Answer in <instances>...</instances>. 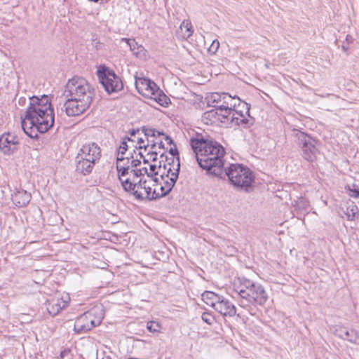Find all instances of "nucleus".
<instances>
[{
	"instance_id": "f257e3e1",
	"label": "nucleus",
	"mask_w": 359,
	"mask_h": 359,
	"mask_svg": "<svg viewBox=\"0 0 359 359\" xmlns=\"http://www.w3.org/2000/svg\"><path fill=\"white\" fill-rule=\"evenodd\" d=\"M190 144L198 165L206 170L207 174L220 179L227 177L230 183L238 189L248 191L252 187L255 176L247 166L235 163L224 168L226 151L221 144L212 138L198 135L191 139Z\"/></svg>"
},
{
	"instance_id": "f03ea898",
	"label": "nucleus",
	"mask_w": 359,
	"mask_h": 359,
	"mask_svg": "<svg viewBox=\"0 0 359 359\" xmlns=\"http://www.w3.org/2000/svg\"><path fill=\"white\" fill-rule=\"evenodd\" d=\"M29 104L21 126L24 133L32 139H37L39 133H45L54 124L55 116L50 99L43 95L40 98L36 96L29 97Z\"/></svg>"
},
{
	"instance_id": "7ed1b4c3",
	"label": "nucleus",
	"mask_w": 359,
	"mask_h": 359,
	"mask_svg": "<svg viewBox=\"0 0 359 359\" xmlns=\"http://www.w3.org/2000/svg\"><path fill=\"white\" fill-rule=\"evenodd\" d=\"M63 96L93 102L95 96V89L85 78L74 76L69 79L65 86Z\"/></svg>"
},
{
	"instance_id": "20e7f679",
	"label": "nucleus",
	"mask_w": 359,
	"mask_h": 359,
	"mask_svg": "<svg viewBox=\"0 0 359 359\" xmlns=\"http://www.w3.org/2000/svg\"><path fill=\"white\" fill-rule=\"evenodd\" d=\"M123 189L126 192L131 193L139 201L144 200L154 201L159 199L158 192L151 189L147 185V180L140 178L138 181L128 177L123 182Z\"/></svg>"
},
{
	"instance_id": "39448f33",
	"label": "nucleus",
	"mask_w": 359,
	"mask_h": 359,
	"mask_svg": "<svg viewBox=\"0 0 359 359\" xmlns=\"http://www.w3.org/2000/svg\"><path fill=\"white\" fill-rule=\"evenodd\" d=\"M104 318V310L95 307L77 317L74 325L76 334H84L98 326Z\"/></svg>"
},
{
	"instance_id": "423d86ee",
	"label": "nucleus",
	"mask_w": 359,
	"mask_h": 359,
	"mask_svg": "<svg viewBox=\"0 0 359 359\" xmlns=\"http://www.w3.org/2000/svg\"><path fill=\"white\" fill-rule=\"evenodd\" d=\"M297 145L301 148L302 157L309 162L316 161L318 149L316 147L317 141L310 135L298 129L292 130Z\"/></svg>"
},
{
	"instance_id": "0eeeda50",
	"label": "nucleus",
	"mask_w": 359,
	"mask_h": 359,
	"mask_svg": "<svg viewBox=\"0 0 359 359\" xmlns=\"http://www.w3.org/2000/svg\"><path fill=\"white\" fill-rule=\"evenodd\" d=\"M97 76L100 83L108 94L121 91L123 88L121 78L116 74L114 71L105 66L97 69Z\"/></svg>"
},
{
	"instance_id": "6e6552de",
	"label": "nucleus",
	"mask_w": 359,
	"mask_h": 359,
	"mask_svg": "<svg viewBox=\"0 0 359 359\" xmlns=\"http://www.w3.org/2000/svg\"><path fill=\"white\" fill-rule=\"evenodd\" d=\"M238 283H234L233 290L240 297L238 300L239 305L241 307L247 308L249 301L253 292L256 290L258 283H254L250 279L241 278L238 279Z\"/></svg>"
},
{
	"instance_id": "1a4fd4ad",
	"label": "nucleus",
	"mask_w": 359,
	"mask_h": 359,
	"mask_svg": "<svg viewBox=\"0 0 359 359\" xmlns=\"http://www.w3.org/2000/svg\"><path fill=\"white\" fill-rule=\"evenodd\" d=\"M67 100L63 104L62 110H65L68 116H76L83 114L92 104L90 101L81 99L65 97Z\"/></svg>"
},
{
	"instance_id": "9d476101",
	"label": "nucleus",
	"mask_w": 359,
	"mask_h": 359,
	"mask_svg": "<svg viewBox=\"0 0 359 359\" xmlns=\"http://www.w3.org/2000/svg\"><path fill=\"white\" fill-rule=\"evenodd\" d=\"M76 156L89 159L97 163L101 158V149L95 142L86 143L79 149Z\"/></svg>"
},
{
	"instance_id": "9b49d317",
	"label": "nucleus",
	"mask_w": 359,
	"mask_h": 359,
	"mask_svg": "<svg viewBox=\"0 0 359 359\" xmlns=\"http://www.w3.org/2000/svg\"><path fill=\"white\" fill-rule=\"evenodd\" d=\"M18 144V137L11 133H4L0 137V150L5 154L13 153Z\"/></svg>"
},
{
	"instance_id": "f8f14e48",
	"label": "nucleus",
	"mask_w": 359,
	"mask_h": 359,
	"mask_svg": "<svg viewBox=\"0 0 359 359\" xmlns=\"http://www.w3.org/2000/svg\"><path fill=\"white\" fill-rule=\"evenodd\" d=\"M180 170V164L178 162L177 165H176L175 172L171 173L170 179L165 178L164 180H161L163 183L161 184V193H158L159 198L165 197L170 193L179 177Z\"/></svg>"
},
{
	"instance_id": "ddd939ff",
	"label": "nucleus",
	"mask_w": 359,
	"mask_h": 359,
	"mask_svg": "<svg viewBox=\"0 0 359 359\" xmlns=\"http://www.w3.org/2000/svg\"><path fill=\"white\" fill-rule=\"evenodd\" d=\"M135 85L138 93L144 97L151 94L154 89H157V84L148 78L135 76Z\"/></svg>"
},
{
	"instance_id": "4468645a",
	"label": "nucleus",
	"mask_w": 359,
	"mask_h": 359,
	"mask_svg": "<svg viewBox=\"0 0 359 359\" xmlns=\"http://www.w3.org/2000/svg\"><path fill=\"white\" fill-rule=\"evenodd\" d=\"M243 108L245 109V114L248 117L246 118L243 111L239 110L238 114H236L234 124L242 126L243 128H249L255 123V118L250 115V105L249 104L243 102Z\"/></svg>"
},
{
	"instance_id": "2eb2a0df",
	"label": "nucleus",
	"mask_w": 359,
	"mask_h": 359,
	"mask_svg": "<svg viewBox=\"0 0 359 359\" xmlns=\"http://www.w3.org/2000/svg\"><path fill=\"white\" fill-rule=\"evenodd\" d=\"M74 163L75 171L84 176L90 174L96 164L89 159L79 157L77 156H76L74 158Z\"/></svg>"
},
{
	"instance_id": "dca6fc26",
	"label": "nucleus",
	"mask_w": 359,
	"mask_h": 359,
	"mask_svg": "<svg viewBox=\"0 0 359 359\" xmlns=\"http://www.w3.org/2000/svg\"><path fill=\"white\" fill-rule=\"evenodd\" d=\"M215 310L224 316L233 317L236 314V306L224 297L215 305Z\"/></svg>"
},
{
	"instance_id": "f3484780",
	"label": "nucleus",
	"mask_w": 359,
	"mask_h": 359,
	"mask_svg": "<svg viewBox=\"0 0 359 359\" xmlns=\"http://www.w3.org/2000/svg\"><path fill=\"white\" fill-rule=\"evenodd\" d=\"M268 294L264 287L260 284L256 287V290L253 292V294L251 295L249 301L248 302V307L250 305L253 306H263L268 300Z\"/></svg>"
},
{
	"instance_id": "a211bd4d",
	"label": "nucleus",
	"mask_w": 359,
	"mask_h": 359,
	"mask_svg": "<svg viewBox=\"0 0 359 359\" xmlns=\"http://www.w3.org/2000/svg\"><path fill=\"white\" fill-rule=\"evenodd\" d=\"M219 109V121L222 123H234L236 115L238 114V110H230L227 106L219 104L217 107Z\"/></svg>"
},
{
	"instance_id": "6ab92c4d",
	"label": "nucleus",
	"mask_w": 359,
	"mask_h": 359,
	"mask_svg": "<svg viewBox=\"0 0 359 359\" xmlns=\"http://www.w3.org/2000/svg\"><path fill=\"white\" fill-rule=\"evenodd\" d=\"M31 194L24 189H18L11 195L13 203L18 207H25L31 201Z\"/></svg>"
},
{
	"instance_id": "aec40b11",
	"label": "nucleus",
	"mask_w": 359,
	"mask_h": 359,
	"mask_svg": "<svg viewBox=\"0 0 359 359\" xmlns=\"http://www.w3.org/2000/svg\"><path fill=\"white\" fill-rule=\"evenodd\" d=\"M145 97L154 100L159 105L164 107H168L171 102L170 99L159 88L158 86L157 89H154L151 94L149 93V95Z\"/></svg>"
},
{
	"instance_id": "412c9836",
	"label": "nucleus",
	"mask_w": 359,
	"mask_h": 359,
	"mask_svg": "<svg viewBox=\"0 0 359 359\" xmlns=\"http://www.w3.org/2000/svg\"><path fill=\"white\" fill-rule=\"evenodd\" d=\"M65 302L60 299L48 300L46 304V309L50 315L55 316L65 307Z\"/></svg>"
},
{
	"instance_id": "4be33fe9",
	"label": "nucleus",
	"mask_w": 359,
	"mask_h": 359,
	"mask_svg": "<svg viewBox=\"0 0 359 359\" xmlns=\"http://www.w3.org/2000/svg\"><path fill=\"white\" fill-rule=\"evenodd\" d=\"M218 105H214V109L204 112L202 115L203 121L208 125H212L219 121V109H217Z\"/></svg>"
},
{
	"instance_id": "5701e85b",
	"label": "nucleus",
	"mask_w": 359,
	"mask_h": 359,
	"mask_svg": "<svg viewBox=\"0 0 359 359\" xmlns=\"http://www.w3.org/2000/svg\"><path fill=\"white\" fill-rule=\"evenodd\" d=\"M202 299L207 304L215 309V305L219 303L222 296H219L211 291H205L202 294Z\"/></svg>"
},
{
	"instance_id": "b1692460",
	"label": "nucleus",
	"mask_w": 359,
	"mask_h": 359,
	"mask_svg": "<svg viewBox=\"0 0 359 359\" xmlns=\"http://www.w3.org/2000/svg\"><path fill=\"white\" fill-rule=\"evenodd\" d=\"M243 102L240 98L236 97H231V95L225 93L223 96V103L224 106H227L230 110H236L235 108L237 106L243 105Z\"/></svg>"
},
{
	"instance_id": "393cba45",
	"label": "nucleus",
	"mask_w": 359,
	"mask_h": 359,
	"mask_svg": "<svg viewBox=\"0 0 359 359\" xmlns=\"http://www.w3.org/2000/svg\"><path fill=\"white\" fill-rule=\"evenodd\" d=\"M121 41L127 43L131 52L136 56H139L141 52L144 50V47L142 45H139L134 39L123 38Z\"/></svg>"
},
{
	"instance_id": "a878e982",
	"label": "nucleus",
	"mask_w": 359,
	"mask_h": 359,
	"mask_svg": "<svg viewBox=\"0 0 359 359\" xmlns=\"http://www.w3.org/2000/svg\"><path fill=\"white\" fill-rule=\"evenodd\" d=\"M180 32H182L183 29H187V34H181L180 32H177V36L182 39H187L193 34L192 25L189 21H183L180 27Z\"/></svg>"
},
{
	"instance_id": "bb28decb",
	"label": "nucleus",
	"mask_w": 359,
	"mask_h": 359,
	"mask_svg": "<svg viewBox=\"0 0 359 359\" xmlns=\"http://www.w3.org/2000/svg\"><path fill=\"white\" fill-rule=\"evenodd\" d=\"M116 168L117 170L118 180L123 186V182L125 181L123 177L126 176L129 173L130 174V165H122L121 163H116Z\"/></svg>"
},
{
	"instance_id": "cd10ccee",
	"label": "nucleus",
	"mask_w": 359,
	"mask_h": 359,
	"mask_svg": "<svg viewBox=\"0 0 359 359\" xmlns=\"http://www.w3.org/2000/svg\"><path fill=\"white\" fill-rule=\"evenodd\" d=\"M345 340H347L352 344L359 345V331H357L355 329L348 330V335H346Z\"/></svg>"
},
{
	"instance_id": "c85d7f7f",
	"label": "nucleus",
	"mask_w": 359,
	"mask_h": 359,
	"mask_svg": "<svg viewBox=\"0 0 359 359\" xmlns=\"http://www.w3.org/2000/svg\"><path fill=\"white\" fill-rule=\"evenodd\" d=\"M133 175V177H130L131 179H135V180L136 181V180L144 175H147V176H150V174L148 172V170L146 167H144L142 168H140V169H131L130 170V175Z\"/></svg>"
},
{
	"instance_id": "c756f323",
	"label": "nucleus",
	"mask_w": 359,
	"mask_h": 359,
	"mask_svg": "<svg viewBox=\"0 0 359 359\" xmlns=\"http://www.w3.org/2000/svg\"><path fill=\"white\" fill-rule=\"evenodd\" d=\"M334 334L340 339H346V335H348V330L341 325L334 327Z\"/></svg>"
},
{
	"instance_id": "7c9ffc66",
	"label": "nucleus",
	"mask_w": 359,
	"mask_h": 359,
	"mask_svg": "<svg viewBox=\"0 0 359 359\" xmlns=\"http://www.w3.org/2000/svg\"><path fill=\"white\" fill-rule=\"evenodd\" d=\"M225 93L219 94L218 93H213L212 95L208 97V105H210V102L212 103H219L221 102H223V96H224Z\"/></svg>"
},
{
	"instance_id": "2f4dec72",
	"label": "nucleus",
	"mask_w": 359,
	"mask_h": 359,
	"mask_svg": "<svg viewBox=\"0 0 359 359\" xmlns=\"http://www.w3.org/2000/svg\"><path fill=\"white\" fill-rule=\"evenodd\" d=\"M348 194L351 197L359 198V184H353L352 185H347L346 187Z\"/></svg>"
},
{
	"instance_id": "473e14b6",
	"label": "nucleus",
	"mask_w": 359,
	"mask_h": 359,
	"mask_svg": "<svg viewBox=\"0 0 359 359\" xmlns=\"http://www.w3.org/2000/svg\"><path fill=\"white\" fill-rule=\"evenodd\" d=\"M147 330L151 333H158L160 332L161 325L156 321H149L147 325Z\"/></svg>"
},
{
	"instance_id": "72a5a7b5",
	"label": "nucleus",
	"mask_w": 359,
	"mask_h": 359,
	"mask_svg": "<svg viewBox=\"0 0 359 359\" xmlns=\"http://www.w3.org/2000/svg\"><path fill=\"white\" fill-rule=\"evenodd\" d=\"M149 170H150V172H149L150 174V176H149V177H153V176L158 175L160 173L161 170H162L161 162H159V165L158 167L156 166V165L151 164L149 166Z\"/></svg>"
},
{
	"instance_id": "f704fd0d",
	"label": "nucleus",
	"mask_w": 359,
	"mask_h": 359,
	"mask_svg": "<svg viewBox=\"0 0 359 359\" xmlns=\"http://www.w3.org/2000/svg\"><path fill=\"white\" fill-rule=\"evenodd\" d=\"M202 320L208 325H212L215 321L214 316L207 312H204L201 316Z\"/></svg>"
},
{
	"instance_id": "c9c22d12",
	"label": "nucleus",
	"mask_w": 359,
	"mask_h": 359,
	"mask_svg": "<svg viewBox=\"0 0 359 359\" xmlns=\"http://www.w3.org/2000/svg\"><path fill=\"white\" fill-rule=\"evenodd\" d=\"M128 149V143L125 140H121V144L118 149V155L123 156Z\"/></svg>"
},
{
	"instance_id": "e433bc0d",
	"label": "nucleus",
	"mask_w": 359,
	"mask_h": 359,
	"mask_svg": "<svg viewBox=\"0 0 359 359\" xmlns=\"http://www.w3.org/2000/svg\"><path fill=\"white\" fill-rule=\"evenodd\" d=\"M173 145V147L170 148L169 154L172 156L175 157L177 163L179 162V163L180 164L179 151L177 150V146L175 144Z\"/></svg>"
},
{
	"instance_id": "4c0bfd02",
	"label": "nucleus",
	"mask_w": 359,
	"mask_h": 359,
	"mask_svg": "<svg viewBox=\"0 0 359 359\" xmlns=\"http://www.w3.org/2000/svg\"><path fill=\"white\" fill-rule=\"evenodd\" d=\"M142 130L147 137L156 136V130H155L154 128H146L145 127H142Z\"/></svg>"
},
{
	"instance_id": "58836bf2",
	"label": "nucleus",
	"mask_w": 359,
	"mask_h": 359,
	"mask_svg": "<svg viewBox=\"0 0 359 359\" xmlns=\"http://www.w3.org/2000/svg\"><path fill=\"white\" fill-rule=\"evenodd\" d=\"M219 47V43L217 40H214L208 48L209 52L215 53Z\"/></svg>"
},
{
	"instance_id": "ea45409f",
	"label": "nucleus",
	"mask_w": 359,
	"mask_h": 359,
	"mask_svg": "<svg viewBox=\"0 0 359 359\" xmlns=\"http://www.w3.org/2000/svg\"><path fill=\"white\" fill-rule=\"evenodd\" d=\"M176 168H171V167L168 168L166 169V173H161V180H164L165 178L170 179L171 173L175 172V169Z\"/></svg>"
},
{
	"instance_id": "a19ab883",
	"label": "nucleus",
	"mask_w": 359,
	"mask_h": 359,
	"mask_svg": "<svg viewBox=\"0 0 359 359\" xmlns=\"http://www.w3.org/2000/svg\"><path fill=\"white\" fill-rule=\"evenodd\" d=\"M130 158H125L122 155H118V151H117V157H116V163H121L122 162L127 161L128 163L130 162Z\"/></svg>"
},
{
	"instance_id": "79ce46f5",
	"label": "nucleus",
	"mask_w": 359,
	"mask_h": 359,
	"mask_svg": "<svg viewBox=\"0 0 359 359\" xmlns=\"http://www.w3.org/2000/svg\"><path fill=\"white\" fill-rule=\"evenodd\" d=\"M130 167L137 168V166H139L141 164V161L139 159H133V160H130Z\"/></svg>"
},
{
	"instance_id": "37998d69",
	"label": "nucleus",
	"mask_w": 359,
	"mask_h": 359,
	"mask_svg": "<svg viewBox=\"0 0 359 359\" xmlns=\"http://www.w3.org/2000/svg\"><path fill=\"white\" fill-rule=\"evenodd\" d=\"M148 155H151L152 161H156L157 160L158 154L156 151H149L148 152Z\"/></svg>"
},
{
	"instance_id": "c03bdc74",
	"label": "nucleus",
	"mask_w": 359,
	"mask_h": 359,
	"mask_svg": "<svg viewBox=\"0 0 359 359\" xmlns=\"http://www.w3.org/2000/svg\"><path fill=\"white\" fill-rule=\"evenodd\" d=\"M175 161H176L175 157L172 156L170 158H168V160L167 161L168 163L166 164L167 167L168 166L170 167L172 164L174 165V163H175Z\"/></svg>"
},
{
	"instance_id": "a18cd8bd",
	"label": "nucleus",
	"mask_w": 359,
	"mask_h": 359,
	"mask_svg": "<svg viewBox=\"0 0 359 359\" xmlns=\"http://www.w3.org/2000/svg\"><path fill=\"white\" fill-rule=\"evenodd\" d=\"M70 351L69 349H65L60 352V358L63 359L66 355H67L69 353Z\"/></svg>"
},
{
	"instance_id": "49530a36",
	"label": "nucleus",
	"mask_w": 359,
	"mask_h": 359,
	"mask_svg": "<svg viewBox=\"0 0 359 359\" xmlns=\"http://www.w3.org/2000/svg\"><path fill=\"white\" fill-rule=\"evenodd\" d=\"M139 132H140V129L137 128V129H132V130H129L128 133L131 137H135L136 135V134H137Z\"/></svg>"
},
{
	"instance_id": "de8ad7c7",
	"label": "nucleus",
	"mask_w": 359,
	"mask_h": 359,
	"mask_svg": "<svg viewBox=\"0 0 359 359\" xmlns=\"http://www.w3.org/2000/svg\"><path fill=\"white\" fill-rule=\"evenodd\" d=\"M165 140L168 144H174L172 139L168 135H165Z\"/></svg>"
},
{
	"instance_id": "09e8293b",
	"label": "nucleus",
	"mask_w": 359,
	"mask_h": 359,
	"mask_svg": "<svg viewBox=\"0 0 359 359\" xmlns=\"http://www.w3.org/2000/svg\"><path fill=\"white\" fill-rule=\"evenodd\" d=\"M138 155L140 156L141 158H142L143 160V163L144 164H147L149 163V161L148 159H147L143 155V154L142 152H139Z\"/></svg>"
},
{
	"instance_id": "8fccbe9b",
	"label": "nucleus",
	"mask_w": 359,
	"mask_h": 359,
	"mask_svg": "<svg viewBox=\"0 0 359 359\" xmlns=\"http://www.w3.org/2000/svg\"><path fill=\"white\" fill-rule=\"evenodd\" d=\"M160 158L161 159L159 162H163V161H168V157L165 154H162L160 155Z\"/></svg>"
},
{
	"instance_id": "3c124183",
	"label": "nucleus",
	"mask_w": 359,
	"mask_h": 359,
	"mask_svg": "<svg viewBox=\"0 0 359 359\" xmlns=\"http://www.w3.org/2000/svg\"><path fill=\"white\" fill-rule=\"evenodd\" d=\"M148 147H149V144L143 145V146L140 144L139 147H136L135 149H143L146 151Z\"/></svg>"
},
{
	"instance_id": "603ef678",
	"label": "nucleus",
	"mask_w": 359,
	"mask_h": 359,
	"mask_svg": "<svg viewBox=\"0 0 359 359\" xmlns=\"http://www.w3.org/2000/svg\"><path fill=\"white\" fill-rule=\"evenodd\" d=\"M122 140H125L126 143L128 142H134V140L132 139L131 136L130 137L126 136L122 139Z\"/></svg>"
},
{
	"instance_id": "864d4df0",
	"label": "nucleus",
	"mask_w": 359,
	"mask_h": 359,
	"mask_svg": "<svg viewBox=\"0 0 359 359\" xmlns=\"http://www.w3.org/2000/svg\"><path fill=\"white\" fill-rule=\"evenodd\" d=\"M162 169L163 170V171L161 170L160 172V175L161 173H166V169H167V165L166 163H164L163 165H162Z\"/></svg>"
},
{
	"instance_id": "5fc2aeb1",
	"label": "nucleus",
	"mask_w": 359,
	"mask_h": 359,
	"mask_svg": "<svg viewBox=\"0 0 359 359\" xmlns=\"http://www.w3.org/2000/svg\"><path fill=\"white\" fill-rule=\"evenodd\" d=\"M144 140L143 138L142 137H138L137 138V143L140 145L142 143H144Z\"/></svg>"
},
{
	"instance_id": "6e6d98bb",
	"label": "nucleus",
	"mask_w": 359,
	"mask_h": 359,
	"mask_svg": "<svg viewBox=\"0 0 359 359\" xmlns=\"http://www.w3.org/2000/svg\"><path fill=\"white\" fill-rule=\"evenodd\" d=\"M158 253L161 255L162 257H157L156 255V257H157L158 259L161 260L162 258H163L165 257L164 253L163 252H158Z\"/></svg>"
},
{
	"instance_id": "4d7b16f0",
	"label": "nucleus",
	"mask_w": 359,
	"mask_h": 359,
	"mask_svg": "<svg viewBox=\"0 0 359 359\" xmlns=\"http://www.w3.org/2000/svg\"><path fill=\"white\" fill-rule=\"evenodd\" d=\"M25 102V98H23V97H20V98L19 99V101H18V102H19V104H22V103H23V102Z\"/></svg>"
},
{
	"instance_id": "13d9d810",
	"label": "nucleus",
	"mask_w": 359,
	"mask_h": 359,
	"mask_svg": "<svg viewBox=\"0 0 359 359\" xmlns=\"http://www.w3.org/2000/svg\"><path fill=\"white\" fill-rule=\"evenodd\" d=\"M152 180H154V182H156V184L159 183V178L156 177H151Z\"/></svg>"
},
{
	"instance_id": "bf43d9fd",
	"label": "nucleus",
	"mask_w": 359,
	"mask_h": 359,
	"mask_svg": "<svg viewBox=\"0 0 359 359\" xmlns=\"http://www.w3.org/2000/svg\"><path fill=\"white\" fill-rule=\"evenodd\" d=\"M156 136L165 135L163 132H160V131H158V130H156Z\"/></svg>"
},
{
	"instance_id": "052dcab7",
	"label": "nucleus",
	"mask_w": 359,
	"mask_h": 359,
	"mask_svg": "<svg viewBox=\"0 0 359 359\" xmlns=\"http://www.w3.org/2000/svg\"><path fill=\"white\" fill-rule=\"evenodd\" d=\"M354 217H355L354 212H353L352 216H351L350 215H348V217L349 219H353Z\"/></svg>"
},
{
	"instance_id": "680f3d73",
	"label": "nucleus",
	"mask_w": 359,
	"mask_h": 359,
	"mask_svg": "<svg viewBox=\"0 0 359 359\" xmlns=\"http://www.w3.org/2000/svg\"><path fill=\"white\" fill-rule=\"evenodd\" d=\"M158 147H159V148L164 149V144H163V142H161L158 144Z\"/></svg>"
},
{
	"instance_id": "e2e57ef3",
	"label": "nucleus",
	"mask_w": 359,
	"mask_h": 359,
	"mask_svg": "<svg viewBox=\"0 0 359 359\" xmlns=\"http://www.w3.org/2000/svg\"><path fill=\"white\" fill-rule=\"evenodd\" d=\"M156 147V143L154 142H152L151 144V149H154Z\"/></svg>"
},
{
	"instance_id": "0e129e2a",
	"label": "nucleus",
	"mask_w": 359,
	"mask_h": 359,
	"mask_svg": "<svg viewBox=\"0 0 359 359\" xmlns=\"http://www.w3.org/2000/svg\"><path fill=\"white\" fill-rule=\"evenodd\" d=\"M342 49L344 51H346L348 48H346L345 46H342Z\"/></svg>"
},
{
	"instance_id": "69168bd1",
	"label": "nucleus",
	"mask_w": 359,
	"mask_h": 359,
	"mask_svg": "<svg viewBox=\"0 0 359 359\" xmlns=\"http://www.w3.org/2000/svg\"><path fill=\"white\" fill-rule=\"evenodd\" d=\"M178 32H180L181 34H187V29H184V31L183 30V32H180V29Z\"/></svg>"
},
{
	"instance_id": "338daca9",
	"label": "nucleus",
	"mask_w": 359,
	"mask_h": 359,
	"mask_svg": "<svg viewBox=\"0 0 359 359\" xmlns=\"http://www.w3.org/2000/svg\"><path fill=\"white\" fill-rule=\"evenodd\" d=\"M349 38H351V36L350 35H347L346 38V41H350Z\"/></svg>"
},
{
	"instance_id": "774afa93",
	"label": "nucleus",
	"mask_w": 359,
	"mask_h": 359,
	"mask_svg": "<svg viewBox=\"0 0 359 359\" xmlns=\"http://www.w3.org/2000/svg\"><path fill=\"white\" fill-rule=\"evenodd\" d=\"M247 320H248V318H242V320H243L244 323H245Z\"/></svg>"
}]
</instances>
